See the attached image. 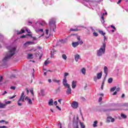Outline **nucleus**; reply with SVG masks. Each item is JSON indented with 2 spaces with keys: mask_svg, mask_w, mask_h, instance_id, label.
Masks as SVG:
<instances>
[{
  "mask_svg": "<svg viewBox=\"0 0 128 128\" xmlns=\"http://www.w3.org/2000/svg\"><path fill=\"white\" fill-rule=\"evenodd\" d=\"M60 42H62V44H64V42H66V41H64V40H61Z\"/></svg>",
  "mask_w": 128,
  "mask_h": 128,
  "instance_id": "obj_58",
  "label": "nucleus"
},
{
  "mask_svg": "<svg viewBox=\"0 0 128 128\" xmlns=\"http://www.w3.org/2000/svg\"><path fill=\"white\" fill-rule=\"evenodd\" d=\"M28 58H30V59L34 58V55L32 54H28Z\"/></svg>",
  "mask_w": 128,
  "mask_h": 128,
  "instance_id": "obj_19",
  "label": "nucleus"
},
{
  "mask_svg": "<svg viewBox=\"0 0 128 128\" xmlns=\"http://www.w3.org/2000/svg\"><path fill=\"white\" fill-rule=\"evenodd\" d=\"M98 32L99 34H102L103 36H104V35L106 34V32H104L102 30H99Z\"/></svg>",
  "mask_w": 128,
  "mask_h": 128,
  "instance_id": "obj_23",
  "label": "nucleus"
},
{
  "mask_svg": "<svg viewBox=\"0 0 128 128\" xmlns=\"http://www.w3.org/2000/svg\"><path fill=\"white\" fill-rule=\"evenodd\" d=\"M25 100H27L29 104H32V100L29 98L28 96L25 98Z\"/></svg>",
  "mask_w": 128,
  "mask_h": 128,
  "instance_id": "obj_12",
  "label": "nucleus"
},
{
  "mask_svg": "<svg viewBox=\"0 0 128 128\" xmlns=\"http://www.w3.org/2000/svg\"><path fill=\"white\" fill-rule=\"evenodd\" d=\"M10 88H11V90H16V86H12L10 87Z\"/></svg>",
  "mask_w": 128,
  "mask_h": 128,
  "instance_id": "obj_44",
  "label": "nucleus"
},
{
  "mask_svg": "<svg viewBox=\"0 0 128 128\" xmlns=\"http://www.w3.org/2000/svg\"><path fill=\"white\" fill-rule=\"evenodd\" d=\"M38 31H39V32H44V30H42V29H40V30H38Z\"/></svg>",
  "mask_w": 128,
  "mask_h": 128,
  "instance_id": "obj_60",
  "label": "nucleus"
},
{
  "mask_svg": "<svg viewBox=\"0 0 128 128\" xmlns=\"http://www.w3.org/2000/svg\"><path fill=\"white\" fill-rule=\"evenodd\" d=\"M104 74H106V76H104V78H106V76H108V67L105 66L104 67Z\"/></svg>",
  "mask_w": 128,
  "mask_h": 128,
  "instance_id": "obj_11",
  "label": "nucleus"
},
{
  "mask_svg": "<svg viewBox=\"0 0 128 128\" xmlns=\"http://www.w3.org/2000/svg\"><path fill=\"white\" fill-rule=\"evenodd\" d=\"M115 120L114 118H112V116H108L107 118L106 122H114Z\"/></svg>",
  "mask_w": 128,
  "mask_h": 128,
  "instance_id": "obj_8",
  "label": "nucleus"
},
{
  "mask_svg": "<svg viewBox=\"0 0 128 128\" xmlns=\"http://www.w3.org/2000/svg\"><path fill=\"white\" fill-rule=\"evenodd\" d=\"M34 54L36 58H39V60L42 59V51L40 50L36 52Z\"/></svg>",
  "mask_w": 128,
  "mask_h": 128,
  "instance_id": "obj_6",
  "label": "nucleus"
},
{
  "mask_svg": "<svg viewBox=\"0 0 128 128\" xmlns=\"http://www.w3.org/2000/svg\"><path fill=\"white\" fill-rule=\"evenodd\" d=\"M26 36H30V38H33L32 37V34H26Z\"/></svg>",
  "mask_w": 128,
  "mask_h": 128,
  "instance_id": "obj_42",
  "label": "nucleus"
},
{
  "mask_svg": "<svg viewBox=\"0 0 128 128\" xmlns=\"http://www.w3.org/2000/svg\"><path fill=\"white\" fill-rule=\"evenodd\" d=\"M49 26L51 30H53L54 32H56V19L54 18H51L49 21Z\"/></svg>",
  "mask_w": 128,
  "mask_h": 128,
  "instance_id": "obj_3",
  "label": "nucleus"
},
{
  "mask_svg": "<svg viewBox=\"0 0 128 128\" xmlns=\"http://www.w3.org/2000/svg\"><path fill=\"white\" fill-rule=\"evenodd\" d=\"M24 32H26V30H24L22 29V30H21V32H20L19 33V34H24Z\"/></svg>",
  "mask_w": 128,
  "mask_h": 128,
  "instance_id": "obj_35",
  "label": "nucleus"
},
{
  "mask_svg": "<svg viewBox=\"0 0 128 128\" xmlns=\"http://www.w3.org/2000/svg\"><path fill=\"white\" fill-rule=\"evenodd\" d=\"M48 105L49 106H54V100H52V98H51L50 100L48 102Z\"/></svg>",
  "mask_w": 128,
  "mask_h": 128,
  "instance_id": "obj_18",
  "label": "nucleus"
},
{
  "mask_svg": "<svg viewBox=\"0 0 128 128\" xmlns=\"http://www.w3.org/2000/svg\"><path fill=\"white\" fill-rule=\"evenodd\" d=\"M72 88H76V82L72 81Z\"/></svg>",
  "mask_w": 128,
  "mask_h": 128,
  "instance_id": "obj_14",
  "label": "nucleus"
},
{
  "mask_svg": "<svg viewBox=\"0 0 128 128\" xmlns=\"http://www.w3.org/2000/svg\"><path fill=\"white\" fill-rule=\"evenodd\" d=\"M108 84H112V78H110L108 80Z\"/></svg>",
  "mask_w": 128,
  "mask_h": 128,
  "instance_id": "obj_25",
  "label": "nucleus"
},
{
  "mask_svg": "<svg viewBox=\"0 0 128 128\" xmlns=\"http://www.w3.org/2000/svg\"><path fill=\"white\" fill-rule=\"evenodd\" d=\"M62 99H59V100H58V102H60V104H62V106H64V103H62Z\"/></svg>",
  "mask_w": 128,
  "mask_h": 128,
  "instance_id": "obj_34",
  "label": "nucleus"
},
{
  "mask_svg": "<svg viewBox=\"0 0 128 128\" xmlns=\"http://www.w3.org/2000/svg\"><path fill=\"white\" fill-rule=\"evenodd\" d=\"M93 34L94 36H98V33H96V32H94L93 33Z\"/></svg>",
  "mask_w": 128,
  "mask_h": 128,
  "instance_id": "obj_36",
  "label": "nucleus"
},
{
  "mask_svg": "<svg viewBox=\"0 0 128 128\" xmlns=\"http://www.w3.org/2000/svg\"><path fill=\"white\" fill-rule=\"evenodd\" d=\"M102 98L100 97V98H99L98 102H102Z\"/></svg>",
  "mask_w": 128,
  "mask_h": 128,
  "instance_id": "obj_50",
  "label": "nucleus"
},
{
  "mask_svg": "<svg viewBox=\"0 0 128 128\" xmlns=\"http://www.w3.org/2000/svg\"><path fill=\"white\" fill-rule=\"evenodd\" d=\"M20 38H26V35L22 36Z\"/></svg>",
  "mask_w": 128,
  "mask_h": 128,
  "instance_id": "obj_40",
  "label": "nucleus"
},
{
  "mask_svg": "<svg viewBox=\"0 0 128 128\" xmlns=\"http://www.w3.org/2000/svg\"><path fill=\"white\" fill-rule=\"evenodd\" d=\"M30 92L32 94V96H34V90H30Z\"/></svg>",
  "mask_w": 128,
  "mask_h": 128,
  "instance_id": "obj_33",
  "label": "nucleus"
},
{
  "mask_svg": "<svg viewBox=\"0 0 128 128\" xmlns=\"http://www.w3.org/2000/svg\"><path fill=\"white\" fill-rule=\"evenodd\" d=\"M82 72L83 74H86V68H82Z\"/></svg>",
  "mask_w": 128,
  "mask_h": 128,
  "instance_id": "obj_27",
  "label": "nucleus"
},
{
  "mask_svg": "<svg viewBox=\"0 0 128 128\" xmlns=\"http://www.w3.org/2000/svg\"><path fill=\"white\" fill-rule=\"evenodd\" d=\"M71 30L72 32H78V28H76V29H71Z\"/></svg>",
  "mask_w": 128,
  "mask_h": 128,
  "instance_id": "obj_38",
  "label": "nucleus"
},
{
  "mask_svg": "<svg viewBox=\"0 0 128 128\" xmlns=\"http://www.w3.org/2000/svg\"><path fill=\"white\" fill-rule=\"evenodd\" d=\"M16 96L14 95V96H12L10 97V100H12V98H16Z\"/></svg>",
  "mask_w": 128,
  "mask_h": 128,
  "instance_id": "obj_43",
  "label": "nucleus"
},
{
  "mask_svg": "<svg viewBox=\"0 0 128 128\" xmlns=\"http://www.w3.org/2000/svg\"><path fill=\"white\" fill-rule=\"evenodd\" d=\"M71 106L73 108H78V103L76 101H74Z\"/></svg>",
  "mask_w": 128,
  "mask_h": 128,
  "instance_id": "obj_7",
  "label": "nucleus"
},
{
  "mask_svg": "<svg viewBox=\"0 0 128 128\" xmlns=\"http://www.w3.org/2000/svg\"><path fill=\"white\" fill-rule=\"evenodd\" d=\"M26 90L27 94H28V93L30 92L28 89V88H26Z\"/></svg>",
  "mask_w": 128,
  "mask_h": 128,
  "instance_id": "obj_53",
  "label": "nucleus"
},
{
  "mask_svg": "<svg viewBox=\"0 0 128 128\" xmlns=\"http://www.w3.org/2000/svg\"><path fill=\"white\" fill-rule=\"evenodd\" d=\"M20 102H24V92H22V93L20 98L18 102V106H22V103H20Z\"/></svg>",
  "mask_w": 128,
  "mask_h": 128,
  "instance_id": "obj_5",
  "label": "nucleus"
},
{
  "mask_svg": "<svg viewBox=\"0 0 128 128\" xmlns=\"http://www.w3.org/2000/svg\"><path fill=\"white\" fill-rule=\"evenodd\" d=\"M76 35V38H77V40L78 42H72V46L73 48H76L78 45L80 44H84V42L82 40H80V36H78V34Z\"/></svg>",
  "mask_w": 128,
  "mask_h": 128,
  "instance_id": "obj_4",
  "label": "nucleus"
},
{
  "mask_svg": "<svg viewBox=\"0 0 128 128\" xmlns=\"http://www.w3.org/2000/svg\"><path fill=\"white\" fill-rule=\"evenodd\" d=\"M60 126V128H62V123L60 122L59 124Z\"/></svg>",
  "mask_w": 128,
  "mask_h": 128,
  "instance_id": "obj_63",
  "label": "nucleus"
},
{
  "mask_svg": "<svg viewBox=\"0 0 128 128\" xmlns=\"http://www.w3.org/2000/svg\"><path fill=\"white\" fill-rule=\"evenodd\" d=\"M5 106H6L5 104H2V103L0 104V108H4Z\"/></svg>",
  "mask_w": 128,
  "mask_h": 128,
  "instance_id": "obj_26",
  "label": "nucleus"
},
{
  "mask_svg": "<svg viewBox=\"0 0 128 128\" xmlns=\"http://www.w3.org/2000/svg\"><path fill=\"white\" fill-rule=\"evenodd\" d=\"M54 104H55L56 106H58V102L57 101H55L54 102Z\"/></svg>",
  "mask_w": 128,
  "mask_h": 128,
  "instance_id": "obj_57",
  "label": "nucleus"
},
{
  "mask_svg": "<svg viewBox=\"0 0 128 128\" xmlns=\"http://www.w3.org/2000/svg\"><path fill=\"white\" fill-rule=\"evenodd\" d=\"M121 118H128V116H126V115L122 113L121 114Z\"/></svg>",
  "mask_w": 128,
  "mask_h": 128,
  "instance_id": "obj_21",
  "label": "nucleus"
},
{
  "mask_svg": "<svg viewBox=\"0 0 128 128\" xmlns=\"http://www.w3.org/2000/svg\"><path fill=\"white\" fill-rule=\"evenodd\" d=\"M39 94L40 96H44V90H41Z\"/></svg>",
  "mask_w": 128,
  "mask_h": 128,
  "instance_id": "obj_17",
  "label": "nucleus"
},
{
  "mask_svg": "<svg viewBox=\"0 0 128 128\" xmlns=\"http://www.w3.org/2000/svg\"><path fill=\"white\" fill-rule=\"evenodd\" d=\"M124 106L126 107V110H128V104H126Z\"/></svg>",
  "mask_w": 128,
  "mask_h": 128,
  "instance_id": "obj_39",
  "label": "nucleus"
},
{
  "mask_svg": "<svg viewBox=\"0 0 128 128\" xmlns=\"http://www.w3.org/2000/svg\"><path fill=\"white\" fill-rule=\"evenodd\" d=\"M116 92H120V88H117L116 89Z\"/></svg>",
  "mask_w": 128,
  "mask_h": 128,
  "instance_id": "obj_61",
  "label": "nucleus"
},
{
  "mask_svg": "<svg viewBox=\"0 0 128 128\" xmlns=\"http://www.w3.org/2000/svg\"><path fill=\"white\" fill-rule=\"evenodd\" d=\"M124 96H125V95H124V94H122V96H121V98H124Z\"/></svg>",
  "mask_w": 128,
  "mask_h": 128,
  "instance_id": "obj_56",
  "label": "nucleus"
},
{
  "mask_svg": "<svg viewBox=\"0 0 128 128\" xmlns=\"http://www.w3.org/2000/svg\"><path fill=\"white\" fill-rule=\"evenodd\" d=\"M97 124H98V121H94L93 124L94 128H96V126H98L96 125Z\"/></svg>",
  "mask_w": 128,
  "mask_h": 128,
  "instance_id": "obj_24",
  "label": "nucleus"
},
{
  "mask_svg": "<svg viewBox=\"0 0 128 128\" xmlns=\"http://www.w3.org/2000/svg\"><path fill=\"white\" fill-rule=\"evenodd\" d=\"M116 86L113 87L111 88L110 91L114 92V90H116Z\"/></svg>",
  "mask_w": 128,
  "mask_h": 128,
  "instance_id": "obj_31",
  "label": "nucleus"
},
{
  "mask_svg": "<svg viewBox=\"0 0 128 128\" xmlns=\"http://www.w3.org/2000/svg\"><path fill=\"white\" fill-rule=\"evenodd\" d=\"M48 82H50H50H52V80L51 79H48Z\"/></svg>",
  "mask_w": 128,
  "mask_h": 128,
  "instance_id": "obj_62",
  "label": "nucleus"
},
{
  "mask_svg": "<svg viewBox=\"0 0 128 128\" xmlns=\"http://www.w3.org/2000/svg\"><path fill=\"white\" fill-rule=\"evenodd\" d=\"M2 80H4V77H2V76H1L0 77V82H1Z\"/></svg>",
  "mask_w": 128,
  "mask_h": 128,
  "instance_id": "obj_47",
  "label": "nucleus"
},
{
  "mask_svg": "<svg viewBox=\"0 0 128 128\" xmlns=\"http://www.w3.org/2000/svg\"><path fill=\"white\" fill-rule=\"evenodd\" d=\"M79 124L81 128H86V126L84 124V122H80Z\"/></svg>",
  "mask_w": 128,
  "mask_h": 128,
  "instance_id": "obj_20",
  "label": "nucleus"
},
{
  "mask_svg": "<svg viewBox=\"0 0 128 128\" xmlns=\"http://www.w3.org/2000/svg\"><path fill=\"white\" fill-rule=\"evenodd\" d=\"M106 43H103L102 46H101L99 50L97 51L98 56H102V54H104L106 52Z\"/></svg>",
  "mask_w": 128,
  "mask_h": 128,
  "instance_id": "obj_2",
  "label": "nucleus"
},
{
  "mask_svg": "<svg viewBox=\"0 0 128 128\" xmlns=\"http://www.w3.org/2000/svg\"><path fill=\"white\" fill-rule=\"evenodd\" d=\"M98 78H97V77L96 76H94V82H96V80H98Z\"/></svg>",
  "mask_w": 128,
  "mask_h": 128,
  "instance_id": "obj_37",
  "label": "nucleus"
},
{
  "mask_svg": "<svg viewBox=\"0 0 128 128\" xmlns=\"http://www.w3.org/2000/svg\"><path fill=\"white\" fill-rule=\"evenodd\" d=\"M52 82H57V84H58V86H60V80H58L54 78V79L52 80Z\"/></svg>",
  "mask_w": 128,
  "mask_h": 128,
  "instance_id": "obj_16",
  "label": "nucleus"
},
{
  "mask_svg": "<svg viewBox=\"0 0 128 128\" xmlns=\"http://www.w3.org/2000/svg\"><path fill=\"white\" fill-rule=\"evenodd\" d=\"M116 94H118V92L116 91V92H114L113 94H112V96H116Z\"/></svg>",
  "mask_w": 128,
  "mask_h": 128,
  "instance_id": "obj_52",
  "label": "nucleus"
},
{
  "mask_svg": "<svg viewBox=\"0 0 128 128\" xmlns=\"http://www.w3.org/2000/svg\"><path fill=\"white\" fill-rule=\"evenodd\" d=\"M98 80H100L102 78V72H100V73H98L96 74Z\"/></svg>",
  "mask_w": 128,
  "mask_h": 128,
  "instance_id": "obj_13",
  "label": "nucleus"
},
{
  "mask_svg": "<svg viewBox=\"0 0 128 128\" xmlns=\"http://www.w3.org/2000/svg\"><path fill=\"white\" fill-rule=\"evenodd\" d=\"M62 84L64 86H65V88H66L67 86H69L70 84H68V80H66V78H64L62 80Z\"/></svg>",
  "mask_w": 128,
  "mask_h": 128,
  "instance_id": "obj_9",
  "label": "nucleus"
},
{
  "mask_svg": "<svg viewBox=\"0 0 128 128\" xmlns=\"http://www.w3.org/2000/svg\"><path fill=\"white\" fill-rule=\"evenodd\" d=\"M101 90H104V85L102 84L101 86Z\"/></svg>",
  "mask_w": 128,
  "mask_h": 128,
  "instance_id": "obj_64",
  "label": "nucleus"
},
{
  "mask_svg": "<svg viewBox=\"0 0 128 128\" xmlns=\"http://www.w3.org/2000/svg\"><path fill=\"white\" fill-rule=\"evenodd\" d=\"M48 64H50V61H48V60H46L44 62V64L46 66H48Z\"/></svg>",
  "mask_w": 128,
  "mask_h": 128,
  "instance_id": "obj_30",
  "label": "nucleus"
},
{
  "mask_svg": "<svg viewBox=\"0 0 128 128\" xmlns=\"http://www.w3.org/2000/svg\"><path fill=\"white\" fill-rule=\"evenodd\" d=\"M8 94V92H6V91H4L2 94V96H4V94Z\"/></svg>",
  "mask_w": 128,
  "mask_h": 128,
  "instance_id": "obj_51",
  "label": "nucleus"
},
{
  "mask_svg": "<svg viewBox=\"0 0 128 128\" xmlns=\"http://www.w3.org/2000/svg\"><path fill=\"white\" fill-rule=\"evenodd\" d=\"M2 122H5L6 124H8V122L5 121L4 120H0V124H2Z\"/></svg>",
  "mask_w": 128,
  "mask_h": 128,
  "instance_id": "obj_28",
  "label": "nucleus"
},
{
  "mask_svg": "<svg viewBox=\"0 0 128 128\" xmlns=\"http://www.w3.org/2000/svg\"><path fill=\"white\" fill-rule=\"evenodd\" d=\"M104 82H106V78H104V79L102 82V85L104 86Z\"/></svg>",
  "mask_w": 128,
  "mask_h": 128,
  "instance_id": "obj_45",
  "label": "nucleus"
},
{
  "mask_svg": "<svg viewBox=\"0 0 128 128\" xmlns=\"http://www.w3.org/2000/svg\"><path fill=\"white\" fill-rule=\"evenodd\" d=\"M56 108H58V110H62V108H60V106H56Z\"/></svg>",
  "mask_w": 128,
  "mask_h": 128,
  "instance_id": "obj_48",
  "label": "nucleus"
},
{
  "mask_svg": "<svg viewBox=\"0 0 128 128\" xmlns=\"http://www.w3.org/2000/svg\"><path fill=\"white\" fill-rule=\"evenodd\" d=\"M16 48L15 47L12 48H11L9 52L7 53L6 56L2 59V62H6L10 58H12L13 56H14L16 54Z\"/></svg>",
  "mask_w": 128,
  "mask_h": 128,
  "instance_id": "obj_1",
  "label": "nucleus"
},
{
  "mask_svg": "<svg viewBox=\"0 0 128 128\" xmlns=\"http://www.w3.org/2000/svg\"><path fill=\"white\" fill-rule=\"evenodd\" d=\"M110 26H111V28H112L116 30V27H114V26L112 25Z\"/></svg>",
  "mask_w": 128,
  "mask_h": 128,
  "instance_id": "obj_59",
  "label": "nucleus"
},
{
  "mask_svg": "<svg viewBox=\"0 0 128 128\" xmlns=\"http://www.w3.org/2000/svg\"><path fill=\"white\" fill-rule=\"evenodd\" d=\"M62 58L63 60H66V58H68V57L66 56V54H63L62 55Z\"/></svg>",
  "mask_w": 128,
  "mask_h": 128,
  "instance_id": "obj_22",
  "label": "nucleus"
},
{
  "mask_svg": "<svg viewBox=\"0 0 128 128\" xmlns=\"http://www.w3.org/2000/svg\"><path fill=\"white\" fill-rule=\"evenodd\" d=\"M12 102L10 101H8L6 102V104H11Z\"/></svg>",
  "mask_w": 128,
  "mask_h": 128,
  "instance_id": "obj_49",
  "label": "nucleus"
},
{
  "mask_svg": "<svg viewBox=\"0 0 128 128\" xmlns=\"http://www.w3.org/2000/svg\"><path fill=\"white\" fill-rule=\"evenodd\" d=\"M60 92V87H58L57 90H56V94H58Z\"/></svg>",
  "mask_w": 128,
  "mask_h": 128,
  "instance_id": "obj_29",
  "label": "nucleus"
},
{
  "mask_svg": "<svg viewBox=\"0 0 128 128\" xmlns=\"http://www.w3.org/2000/svg\"><path fill=\"white\" fill-rule=\"evenodd\" d=\"M79 58H80V55L78 54H76L75 56V60H76V62H78V59Z\"/></svg>",
  "mask_w": 128,
  "mask_h": 128,
  "instance_id": "obj_15",
  "label": "nucleus"
},
{
  "mask_svg": "<svg viewBox=\"0 0 128 128\" xmlns=\"http://www.w3.org/2000/svg\"><path fill=\"white\" fill-rule=\"evenodd\" d=\"M56 51L54 50H53L52 51V54H51V56H54V52H56Z\"/></svg>",
  "mask_w": 128,
  "mask_h": 128,
  "instance_id": "obj_41",
  "label": "nucleus"
},
{
  "mask_svg": "<svg viewBox=\"0 0 128 128\" xmlns=\"http://www.w3.org/2000/svg\"><path fill=\"white\" fill-rule=\"evenodd\" d=\"M32 38H33L34 40H38V38H36V37H32Z\"/></svg>",
  "mask_w": 128,
  "mask_h": 128,
  "instance_id": "obj_46",
  "label": "nucleus"
},
{
  "mask_svg": "<svg viewBox=\"0 0 128 128\" xmlns=\"http://www.w3.org/2000/svg\"><path fill=\"white\" fill-rule=\"evenodd\" d=\"M68 88L66 90V92L67 94H72V88H70V87L69 86H67Z\"/></svg>",
  "mask_w": 128,
  "mask_h": 128,
  "instance_id": "obj_10",
  "label": "nucleus"
},
{
  "mask_svg": "<svg viewBox=\"0 0 128 128\" xmlns=\"http://www.w3.org/2000/svg\"><path fill=\"white\" fill-rule=\"evenodd\" d=\"M46 34H48V30L46 29Z\"/></svg>",
  "mask_w": 128,
  "mask_h": 128,
  "instance_id": "obj_55",
  "label": "nucleus"
},
{
  "mask_svg": "<svg viewBox=\"0 0 128 128\" xmlns=\"http://www.w3.org/2000/svg\"><path fill=\"white\" fill-rule=\"evenodd\" d=\"M68 72H65L64 74V78H66V76H68Z\"/></svg>",
  "mask_w": 128,
  "mask_h": 128,
  "instance_id": "obj_32",
  "label": "nucleus"
},
{
  "mask_svg": "<svg viewBox=\"0 0 128 128\" xmlns=\"http://www.w3.org/2000/svg\"><path fill=\"white\" fill-rule=\"evenodd\" d=\"M0 128H8L6 126H0Z\"/></svg>",
  "mask_w": 128,
  "mask_h": 128,
  "instance_id": "obj_54",
  "label": "nucleus"
}]
</instances>
